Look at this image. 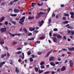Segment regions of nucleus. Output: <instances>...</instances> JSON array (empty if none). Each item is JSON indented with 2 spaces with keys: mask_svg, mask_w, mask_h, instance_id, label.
<instances>
[{
  "mask_svg": "<svg viewBox=\"0 0 74 74\" xmlns=\"http://www.w3.org/2000/svg\"><path fill=\"white\" fill-rule=\"evenodd\" d=\"M42 14H45V13L43 12H40L38 14L37 16H36V19H38L39 18H40V16H41V15H42Z\"/></svg>",
  "mask_w": 74,
  "mask_h": 74,
  "instance_id": "f257e3e1",
  "label": "nucleus"
},
{
  "mask_svg": "<svg viewBox=\"0 0 74 74\" xmlns=\"http://www.w3.org/2000/svg\"><path fill=\"white\" fill-rule=\"evenodd\" d=\"M6 27L2 28L0 29V31L1 33H5L6 32Z\"/></svg>",
  "mask_w": 74,
  "mask_h": 74,
  "instance_id": "f03ea898",
  "label": "nucleus"
},
{
  "mask_svg": "<svg viewBox=\"0 0 74 74\" xmlns=\"http://www.w3.org/2000/svg\"><path fill=\"white\" fill-rule=\"evenodd\" d=\"M68 49L69 51H74V47H72L71 48L68 47Z\"/></svg>",
  "mask_w": 74,
  "mask_h": 74,
  "instance_id": "7ed1b4c3",
  "label": "nucleus"
},
{
  "mask_svg": "<svg viewBox=\"0 0 74 74\" xmlns=\"http://www.w3.org/2000/svg\"><path fill=\"white\" fill-rule=\"evenodd\" d=\"M25 16H24L20 19V21L22 22L23 23L25 21Z\"/></svg>",
  "mask_w": 74,
  "mask_h": 74,
  "instance_id": "20e7f679",
  "label": "nucleus"
},
{
  "mask_svg": "<svg viewBox=\"0 0 74 74\" xmlns=\"http://www.w3.org/2000/svg\"><path fill=\"white\" fill-rule=\"evenodd\" d=\"M53 50H51L50 51H49L48 53H47L46 56H45V57H48V56L52 52V51H53Z\"/></svg>",
  "mask_w": 74,
  "mask_h": 74,
  "instance_id": "39448f33",
  "label": "nucleus"
},
{
  "mask_svg": "<svg viewBox=\"0 0 74 74\" xmlns=\"http://www.w3.org/2000/svg\"><path fill=\"white\" fill-rule=\"evenodd\" d=\"M53 41L54 42H56L57 41V38L55 37H54L53 38Z\"/></svg>",
  "mask_w": 74,
  "mask_h": 74,
  "instance_id": "423d86ee",
  "label": "nucleus"
},
{
  "mask_svg": "<svg viewBox=\"0 0 74 74\" xmlns=\"http://www.w3.org/2000/svg\"><path fill=\"white\" fill-rule=\"evenodd\" d=\"M5 19V17L4 16L2 17L0 19V22H3L4 19Z\"/></svg>",
  "mask_w": 74,
  "mask_h": 74,
  "instance_id": "0eeeda50",
  "label": "nucleus"
},
{
  "mask_svg": "<svg viewBox=\"0 0 74 74\" xmlns=\"http://www.w3.org/2000/svg\"><path fill=\"white\" fill-rule=\"evenodd\" d=\"M52 60H53V61L54 60V57H50L49 58V61H52Z\"/></svg>",
  "mask_w": 74,
  "mask_h": 74,
  "instance_id": "6e6552de",
  "label": "nucleus"
},
{
  "mask_svg": "<svg viewBox=\"0 0 74 74\" xmlns=\"http://www.w3.org/2000/svg\"><path fill=\"white\" fill-rule=\"evenodd\" d=\"M51 71H47L44 72V74H48L51 73Z\"/></svg>",
  "mask_w": 74,
  "mask_h": 74,
  "instance_id": "1a4fd4ad",
  "label": "nucleus"
},
{
  "mask_svg": "<svg viewBox=\"0 0 74 74\" xmlns=\"http://www.w3.org/2000/svg\"><path fill=\"white\" fill-rule=\"evenodd\" d=\"M66 70V67L63 66L61 69V71H64Z\"/></svg>",
  "mask_w": 74,
  "mask_h": 74,
  "instance_id": "9d476101",
  "label": "nucleus"
},
{
  "mask_svg": "<svg viewBox=\"0 0 74 74\" xmlns=\"http://www.w3.org/2000/svg\"><path fill=\"white\" fill-rule=\"evenodd\" d=\"M14 11L15 12V13H18V12H19V10L17 9H14Z\"/></svg>",
  "mask_w": 74,
  "mask_h": 74,
  "instance_id": "9b49d317",
  "label": "nucleus"
},
{
  "mask_svg": "<svg viewBox=\"0 0 74 74\" xmlns=\"http://www.w3.org/2000/svg\"><path fill=\"white\" fill-rule=\"evenodd\" d=\"M7 56V54H5L4 55L3 54H2L1 56V58H2V59L4 58V56Z\"/></svg>",
  "mask_w": 74,
  "mask_h": 74,
  "instance_id": "f8f14e48",
  "label": "nucleus"
},
{
  "mask_svg": "<svg viewBox=\"0 0 74 74\" xmlns=\"http://www.w3.org/2000/svg\"><path fill=\"white\" fill-rule=\"evenodd\" d=\"M0 43L1 45H3L4 44V40H2L0 42Z\"/></svg>",
  "mask_w": 74,
  "mask_h": 74,
  "instance_id": "ddd939ff",
  "label": "nucleus"
},
{
  "mask_svg": "<svg viewBox=\"0 0 74 74\" xmlns=\"http://www.w3.org/2000/svg\"><path fill=\"white\" fill-rule=\"evenodd\" d=\"M35 29L34 28H32V27H29V30L30 31H34Z\"/></svg>",
  "mask_w": 74,
  "mask_h": 74,
  "instance_id": "4468645a",
  "label": "nucleus"
},
{
  "mask_svg": "<svg viewBox=\"0 0 74 74\" xmlns=\"http://www.w3.org/2000/svg\"><path fill=\"white\" fill-rule=\"evenodd\" d=\"M57 38H61L62 36L59 34L57 35Z\"/></svg>",
  "mask_w": 74,
  "mask_h": 74,
  "instance_id": "2eb2a0df",
  "label": "nucleus"
},
{
  "mask_svg": "<svg viewBox=\"0 0 74 74\" xmlns=\"http://www.w3.org/2000/svg\"><path fill=\"white\" fill-rule=\"evenodd\" d=\"M45 37L44 36H41L40 37L39 39L40 40H44L45 38Z\"/></svg>",
  "mask_w": 74,
  "mask_h": 74,
  "instance_id": "dca6fc26",
  "label": "nucleus"
},
{
  "mask_svg": "<svg viewBox=\"0 0 74 74\" xmlns=\"http://www.w3.org/2000/svg\"><path fill=\"white\" fill-rule=\"evenodd\" d=\"M37 5H38L39 6H42V5H43V3H42L41 4H40V3H37Z\"/></svg>",
  "mask_w": 74,
  "mask_h": 74,
  "instance_id": "f3484780",
  "label": "nucleus"
},
{
  "mask_svg": "<svg viewBox=\"0 0 74 74\" xmlns=\"http://www.w3.org/2000/svg\"><path fill=\"white\" fill-rule=\"evenodd\" d=\"M50 64L51 65V66H55V64L54 63V62H50Z\"/></svg>",
  "mask_w": 74,
  "mask_h": 74,
  "instance_id": "a211bd4d",
  "label": "nucleus"
},
{
  "mask_svg": "<svg viewBox=\"0 0 74 74\" xmlns=\"http://www.w3.org/2000/svg\"><path fill=\"white\" fill-rule=\"evenodd\" d=\"M15 71L16 73H19V70H18V69L17 68V67H16V70H15Z\"/></svg>",
  "mask_w": 74,
  "mask_h": 74,
  "instance_id": "6ab92c4d",
  "label": "nucleus"
},
{
  "mask_svg": "<svg viewBox=\"0 0 74 74\" xmlns=\"http://www.w3.org/2000/svg\"><path fill=\"white\" fill-rule=\"evenodd\" d=\"M69 23V21H66L62 22V23L64 25H65V24H67V23Z\"/></svg>",
  "mask_w": 74,
  "mask_h": 74,
  "instance_id": "aec40b11",
  "label": "nucleus"
},
{
  "mask_svg": "<svg viewBox=\"0 0 74 74\" xmlns=\"http://www.w3.org/2000/svg\"><path fill=\"white\" fill-rule=\"evenodd\" d=\"M10 16H16L17 15L16 14H11L10 15Z\"/></svg>",
  "mask_w": 74,
  "mask_h": 74,
  "instance_id": "412c9836",
  "label": "nucleus"
},
{
  "mask_svg": "<svg viewBox=\"0 0 74 74\" xmlns=\"http://www.w3.org/2000/svg\"><path fill=\"white\" fill-rule=\"evenodd\" d=\"M34 69H35V71L36 72H38V68L36 67H35Z\"/></svg>",
  "mask_w": 74,
  "mask_h": 74,
  "instance_id": "4be33fe9",
  "label": "nucleus"
},
{
  "mask_svg": "<svg viewBox=\"0 0 74 74\" xmlns=\"http://www.w3.org/2000/svg\"><path fill=\"white\" fill-rule=\"evenodd\" d=\"M12 12V9L11 8L9 9L8 11V12Z\"/></svg>",
  "mask_w": 74,
  "mask_h": 74,
  "instance_id": "5701e85b",
  "label": "nucleus"
},
{
  "mask_svg": "<svg viewBox=\"0 0 74 74\" xmlns=\"http://www.w3.org/2000/svg\"><path fill=\"white\" fill-rule=\"evenodd\" d=\"M64 16H69V14L64 13Z\"/></svg>",
  "mask_w": 74,
  "mask_h": 74,
  "instance_id": "b1692460",
  "label": "nucleus"
},
{
  "mask_svg": "<svg viewBox=\"0 0 74 74\" xmlns=\"http://www.w3.org/2000/svg\"><path fill=\"white\" fill-rule=\"evenodd\" d=\"M51 18H50L49 19L48 21L49 22V23L51 24Z\"/></svg>",
  "mask_w": 74,
  "mask_h": 74,
  "instance_id": "393cba45",
  "label": "nucleus"
},
{
  "mask_svg": "<svg viewBox=\"0 0 74 74\" xmlns=\"http://www.w3.org/2000/svg\"><path fill=\"white\" fill-rule=\"evenodd\" d=\"M40 64V65H44V64H45V63L43 61H42Z\"/></svg>",
  "mask_w": 74,
  "mask_h": 74,
  "instance_id": "a878e982",
  "label": "nucleus"
},
{
  "mask_svg": "<svg viewBox=\"0 0 74 74\" xmlns=\"http://www.w3.org/2000/svg\"><path fill=\"white\" fill-rule=\"evenodd\" d=\"M23 30H24L25 33H27V29H26V28H24Z\"/></svg>",
  "mask_w": 74,
  "mask_h": 74,
  "instance_id": "bb28decb",
  "label": "nucleus"
},
{
  "mask_svg": "<svg viewBox=\"0 0 74 74\" xmlns=\"http://www.w3.org/2000/svg\"><path fill=\"white\" fill-rule=\"evenodd\" d=\"M29 61L31 62H32L33 61V58H29Z\"/></svg>",
  "mask_w": 74,
  "mask_h": 74,
  "instance_id": "cd10ccee",
  "label": "nucleus"
},
{
  "mask_svg": "<svg viewBox=\"0 0 74 74\" xmlns=\"http://www.w3.org/2000/svg\"><path fill=\"white\" fill-rule=\"evenodd\" d=\"M42 72H43V71H42V70L40 71V70H38V73H39V74H41V73H42Z\"/></svg>",
  "mask_w": 74,
  "mask_h": 74,
  "instance_id": "c85d7f7f",
  "label": "nucleus"
},
{
  "mask_svg": "<svg viewBox=\"0 0 74 74\" xmlns=\"http://www.w3.org/2000/svg\"><path fill=\"white\" fill-rule=\"evenodd\" d=\"M34 18V17H31L30 16H29L28 17V19H33Z\"/></svg>",
  "mask_w": 74,
  "mask_h": 74,
  "instance_id": "c756f323",
  "label": "nucleus"
},
{
  "mask_svg": "<svg viewBox=\"0 0 74 74\" xmlns=\"http://www.w3.org/2000/svg\"><path fill=\"white\" fill-rule=\"evenodd\" d=\"M73 66V62H71L70 63V67H72Z\"/></svg>",
  "mask_w": 74,
  "mask_h": 74,
  "instance_id": "7c9ffc66",
  "label": "nucleus"
},
{
  "mask_svg": "<svg viewBox=\"0 0 74 74\" xmlns=\"http://www.w3.org/2000/svg\"><path fill=\"white\" fill-rule=\"evenodd\" d=\"M70 14L71 15H74V12H70Z\"/></svg>",
  "mask_w": 74,
  "mask_h": 74,
  "instance_id": "2f4dec72",
  "label": "nucleus"
},
{
  "mask_svg": "<svg viewBox=\"0 0 74 74\" xmlns=\"http://www.w3.org/2000/svg\"><path fill=\"white\" fill-rule=\"evenodd\" d=\"M14 1H13L12 2L11 1L10 2V5H12V4H14Z\"/></svg>",
  "mask_w": 74,
  "mask_h": 74,
  "instance_id": "473e14b6",
  "label": "nucleus"
},
{
  "mask_svg": "<svg viewBox=\"0 0 74 74\" xmlns=\"http://www.w3.org/2000/svg\"><path fill=\"white\" fill-rule=\"evenodd\" d=\"M0 63L2 66H3V64H4L5 63V61H3L2 62H1Z\"/></svg>",
  "mask_w": 74,
  "mask_h": 74,
  "instance_id": "72a5a7b5",
  "label": "nucleus"
},
{
  "mask_svg": "<svg viewBox=\"0 0 74 74\" xmlns=\"http://www.w3.org/2000/svg\"><path fill=\"white\" fill-rule=\"evenodd\" d=\"M38 32V31H36V30H35L33 31V33H37Z\"/></svg>",
  "mask_w": 74,
  "mask_h": 74,
  "instance_id": "f704fd0d",
  "label": "nucleus"
},
{
  "mask_svg": "<svg viewBox=\"0 0 74 74\" xmlns=\"http://www.w3.org/2000/svg\"><path fill=\"white\" fill-rule=\"evenodd\" d=\"M4 24L6 26H7V25L8 24V23L7 21H6L5 22Z\"/></svg>",
  "mask_w": 74,
  "mask_h": 74,
  "instance_id": "c9c22d12",
  "label": "nucleus"
},
{
  "mask_svg": "<svg viewBox=\"0 0 74 74\" xmlns=\"http://www.w3.org/2000/svg\"><path fill=\"white\" fill-rule=\"evenodd\" d=\"M57 36L58 34H54L53 35V37H56V36Z\"/></svg>",
  "mask_w": 74,
  "mask_h": 74,
  "instance_id": "e433bc0d",
  "label": "nucleus"
},
{
  "mask_svg": "<svg viewBox=\"0 0 74 74\" xmlns=\"http://www.w3.org/2000/svg\"><path fill=\"white\" fill-rule=\"evenodd\" d=\"M60 69L58 68V69H57V72L58 73H60Z\"/></svg>",
  "mask_w": 74,
  "mask_h": 74,
  "instance_id": "4c0bfd02",
  "label": "nucleus"
},
{
  "mask_svg": "<svg viewBox=\"0 0 74 74\" xmlns=\"http://www.w3.org/2000/svg\"><path fill=\"white\" fill-rule=\"evenodd\" d=\"M71 35H72V36H73V35H74V31H71Z\"/></svg>",
  "mask_w": 74,
  "mask_h": 74,
  "instance_id": "58836bf2",
  "label": "nucleus"
},
{
  "mask_svg": "<svg viewBox=\"0 0 74 74\" xmlns=\"http://www.w3.org/2000/svg\"><path fill=\"white\" fill-rule=\"evenodd\" d=\"M32 35V33H29L28 34V36H30Z\"/></svg>",
  "mask_w": 74,
  "mask_h": 74,
  "instance_id": "ea45409f",
  "label": "nucleus"
},
{
  "mask_svg": "<svg viewBox=\"0 0 74 74\" xmlns=\"http://www.w3.org/2000/svg\"><path fill=\"white\" fill-rule=\"evenodd\" d=\"M19 23H20V24H21V25H24V24H23V22H22V21H20L19 22Z\"/></svg>",
  "mask_w": 74,
  "mask_h": 74,
  "instance_id": "a19ab883",
  "label": "nucleus"
},
{
  "mask_svg": "<svg viewBox=\"0 0 74 74\" xmlns=\"http://www.w3.org/2000/svg\"><path fill=\"white\" fill-rule=\"evenodd\" d=\"M37 43V44H40V41H37V42H35V44H36Z\"/></svg>",
  "mask_w": 74,
  "mask_h": 74,
  "instance_id": "79ce46f5",
  "label": "nucleus"
},
{
  "mask_svg": "<svg viewBox=\"0 0 74 74\" xmlns=\"http://www.w3.org/2000/svg\"><path fill=\"white\" fill-rule=\"evenodd\" d=\"M1 5H5V3H4V2H3L2 3H1Z\"/></svg>",
  "mask_w": 74,
  "mask_h": 74,
  "instance_id": "37998d69",
  "label": "nucleus"
},
{
  "mask_svg": "<svg viewBox=\"0 0 74 74\" xmlns=\"http://www.w3.org/2000/svg\"><path fill=\"white\" fill-rule=\"evenodd\" d=\"M53 31L55 32H56V31H58V29L57 28H54L53 29Z\"/></svg>",
  "mask_w": 74,
  "mask_h": 74,
  "instance_id": "c03bdc74",
  "label": "nucleus"
},
{
  "mask_svg": "<svg viewBox=\"0 0 74 74\" xmlns=\"http://www.w3.org/2000/svg\"><path fill=\"white\" fill-rule=\"evenodd\" d=\"M21 53V51H19L17 52V53H16V54H18V55H19L20 53Z\"/></svg>",
  "mask_w": 74,
  "mask_h": 74,
  "instance_id": "a18cd8bd",
  "label": "nucleus"
},
{
  "mask_svg": "<svg viewBox=\"0 0 74 74\" xmlns=\"http://www.w3.org/2000/svg\"><path fill=\"white\" fill-rule=\"evenodd\" d=\"M12 23L13 24H14V25H15V23H16V22L14 21H12Z\"/></svg>",
  "mask_w": 74,
  "mask_h": 74,
  "instance_id": "49530a36",
  "label": "nucleus"
},
{
  "mask_svg": "<svg viewBox=\"0 0 74 74\" xmlns=\"http://www.w3.org/2000/svg\"><path fill=\"white\" fill-rule=\"evenodd\" d=\"M40 68H41V69H44L45 68V67L44 66L42 65L40 66Z\"/></svg>",
  "mask_w": 74,
  "mask_h": 74,
  "instance_id": "de8ad7c7",
  "label": "nucleus"
},
{
  "mask_svg": "<svg viewBox=\"0 0 74 74\" xmlns=\"http://www.w3.org/2000/svg\"><path fill=\"white\" fill-rule=\"evenodd\" d=\"M63 38H64V40H66V39H67V38H66V36H63Z\"/></svg>",
  "mask_w": 74,
  "mask_h": 74,
  "instance_id": "09e8293b",
  "label": "nucleus"
},
{
  "mask_svg": "<svg viewBox=\"0 0 74 74\" xmlns=\"http://www.w3.org/2000/svg\"><path fill=\"white\" fill-rule=\"evenodd\" d=\"M31 5H32L31 6H32V7H34V3L32 2V3Z\"/></svg>",
  "mask_w": 74,
  "mask_h": 74,
  "instance_id": "8fccbe9b",
  "label": "nucleus"
},
{
  "mask_svg": "<svg viewBox=\"0 0 74 74\" xmlns=\"http://www.w3.org/2000/svg\"><path fill=\"white\" fill-rule=\"evenodd\" d=\"M50 10H51V8H49L47 10V11L48 12H49V11H50Z\"/></svg>",
  "mask_w": 74,
  "mask_h": 74,
  "instance_id": "3c124183",
  "label": "nucleus"
},
{
  "mask_svg": "<svg viewBox=\"0 0 74 74\" xmlns=\"http://www.w3.org/2000/svg\"><path fill=\"white\" fill-rule=\"evenodd\" d=\"M13 44H17V42H13Z\"/></svg>",
  "mask_w": 74,
  "mask_h": 74,
  "instance_id": "603ef678",
  "label": "nucleus"
},
{
  "mask_svg": "<svg viewBox=\"0 0 74 74\" xmlns=\"http://www.w3.org/2000/svg\"><path fill=\"white\" fill-rule=\"evenodd\" d=\"M38 54L39 55H41V52H38Z\"/></svg>",
  "mask_w": 74,
  "mask_h": 74,
  "instance_id": "864d4df0",
  "label": "nucleus"
},
{
  "mask_svg": "<svg viewBox=\"0 0 74 74\" xmlns=\"http://www.w3.org/2000/svg\"><path fill=\"white\" fill-rule=\"evenodd\" d=\"M10 36L13 37H15V34H12L11 35H10Z\"/></svg>",
  "mask_w": 74,
  "mask_h": 74,
  "instance_id": "5fc2aeb1",
  "label": "nucleus"
},
{
  "mask_svg": "<svg viewBox=\"0 0 74 74\" xmlns=\"http://www.w3.org/2000/svg\"><path fill=\"white\" fill-rule=\"evenodd\" d=\"M62 50H63L64 51H67V49H65V48L63 49H62Z\"/></svg>",
  "mask_w": 74,
  "mask_h": 74,
  "instance_id": "6e6d98bb",
  "label": "nucleus"
},
{
  "mask_svg": "<svg viewBox=\"0 0 74 74\" xmlns=\"http://www.w3.org/2000/svg\"><path fill=\"white\" fill-rule=\"evenodd\" d=\"M31 54V52H28L27 53V55H30Z\"/></svg>",
  "mask_w": 74,
  "mask_h": 74,
  "instance_id": "4d7b16f0",
  "label": "nucleus"
},
{
  "mask_svg": "<svg viewBox=\"0 0 74 74\" xmlns=\"http://www.w3.org/2000/svg\"><path fill=\"white\" fill-rule=\"evenodd\" d=\"M62 19L63 20H66V18L64 17H63Z\"/></svg>",
  "mask_w": 74,
  "mask_h": 74,
  "instance_id": "13d9d810",
  "label": "nucleus"
},
{
  "mask_svg": "<svg viewBox=\"0 0 74 74\" xmlns=\"http://www.w3.org/2000/svg\"><path fill=\"white\" fill-rule=\"evenodd\" d=\"M31 56L32 58H35V56H34V55H32Z\"/></svg>",
  "mask_w": 74,
  "mask_h": 74,
  "instance_id": "bf43d9fd",
  "label": "nucleus"
},
{
  "mask_svg": "<svg viewBox=\"0 0 74 74\" xmlns=\"http://www.w3.org/2000/svg\"><path fill=\"white\" fill-rule=\"evenodd\" d=\"M49 35L50 36H52V32H50Z\"/></svg>",
  "mask_w": 74,
  "mask_h": 74,
  "instance_id": "052dcab7",
  "label": "nucleus"
},
{
  "mask_svg": "<svg viewBox=\"0 0 74 74\" xmlns=\"http://www.w3.org/2000/svg\"><path fill=\"white\" fill-rule=\"evenodd\" d=\"M7 55L8 56H10V53H9L7 52Z\"/></svg>",
  "mask_w": 74,
  "mask_h": 74,
  "instance_id": "680f3d73",
  "label": "nucleus"
},
{
  "mask_svg": "<svg viewBox=\"0 0 74 74\" xmlns=\"http://www.w3.org/2000/svg\"><path fill=\"white\" fill-rule=\"evenodd\" d=\"M64 6V4H62L61 5V7H63Z\"/></svg>",
  "mask_w": 74,
  "mask_h": 74,
  "instance_id": "e2e57ef3",
  "label": "nucleus"
},
{
  "mask_svg": "<svg viewBox=\"0 0 74 74\" xmlns=\"http://www.w3.org/2000/svg\"><path fill=\"white\" fill-rule=\"evenodd\" d=\"M24 45H27V44H28L27 42H24Z\"/></svg>",
  "mask_w": 74,
  "mask_h": 74,
  "instance_id": "0e129e2a",
  "label": "nucleus"
},
{
  "mask_svg": "<svg viewBox=\"0 0 74 74\" xmlns=\"http://www.w3.org/2000/svg\"><path fill=\"white\" fill-rule=\"evenodd\" d=\"M52 16H55V13H54V12H53V13Z\"/></svg>",
  "mask_w": 74,
  "mask_h": 74,
  "instance_id": "69168bd1",
  "label": "nucleus"
},
{
  "mask_svg": "<svg viewBox=\"0 0 74 74\" xmlns=\"http://www.w3.org/2000/svg\"><path fill=\"white\" fill-rule=\"evenodd\" d=\"M17 36H21V34H17Z\"/></svg>",
  "mask_w": 74,
  "mask_h": 74,
  "instance_id": "338daca9",
  "label": "nucleus"
},
{
  "mask_svg": "<svg viewBox=\"0 0 74 74\" xmlns=\"http://www.w3.org/2000/svg\"><path fill=\"white\" fill-rule=\"evenodd\" d=\"M25 63H27V60H25Z\"/></svg>",
  "mask_w": 74,
  "mask_h": 74,
  "instance_id": "774afa93",
  "label": "nucleus"
}]
</instances>
